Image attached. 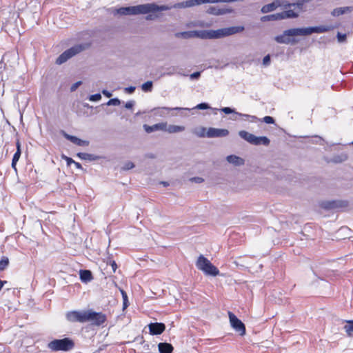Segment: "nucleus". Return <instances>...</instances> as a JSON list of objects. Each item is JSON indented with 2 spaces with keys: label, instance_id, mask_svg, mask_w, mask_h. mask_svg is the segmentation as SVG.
<instances>
[{
  "label": "nucleus",
  "instance_id": "f257e3e1",
  "mask_svg": "<svg viewBox=\"0 0 353 353\" xmlns=\"http://www.w3.org/2000/svg\"><path fill=\"white\" fill-rule=\"evenodd\" d=\"M336 26H319L307 28H296L284 30L282 34L274 37V41L281 44H294L296 42L294 39H290V37L296 36H308L313 33H323L329 32Z\"/></svg>",
  "mask_w": 353,
  "mask_h": 353
},
{
  "label": "nucleus",
  "instance_id": "f3484780",
  "mask_svg": "<svg viewBox=\"0 0 353 353\" xmlns=\"http://www.w3.org/2000/svg\"><path fill=\"white\" fill-rule=\"evenodd\" d=\"M80 279L83 283H88L93 279L92 272L89 270H81L79 271Z\"/></svg>",
  "mask_w": 353,
  "mask_h": 353
},
{
  "label": "nucleus",
  "instance_id": "603ef678",
  "mask_svg": "<svg viewBox=\"0 0 353 353\" xmlns=\"http://www.w3.org/2000/svg\"><path fill=\"white\" fill-rule=\"evenodd\" d=\"M191 181L197 183H200L203 181V179L201 177H193L191 179Z\"/></svg>",
  "mask_w": 353,
  "mask_h": 353
},
{
  "label": "nucleus",
  "instance_id": "de8ad7c7",
  "mask_svg": "<svg viewBox=\"0 0 353 353\" xmlns=\"http://www.w3.org/2000/svg\"><path fill=\"white\" fill-rule=\"evenodd\" d=\"M135 89L136 88L134 86H129L125 88L124 91L128 94H132L134 92Z\"/></svg>",
  "mask_w": 353,
  "mask_h": 353
},
{
  "label": "nucleus",
  "instance_id": "f704fd0d",
  "mask_svg": "<svg viewBox=\"0 0 353 353\" xmlns=\"http://www.w3.org/2000/svg\"><path fill=\"white\" fill-rule=\"evenodd\" d=\"M153 83L151 81H148L145 83H143L141 85V89L144 92H151L152 90Z\"/></svg>",
  "mask_w": 353,
  "mask_h": 353
},
{
  "label": "nucleus",
  "instance_id": "aec40b11",
  "mask_svg": "<svg viewBox=\"0 0 353 353\" xmlns=\"http://www.w3.org/2000/svg\"><path fill=\"white\" fill-rule=\"evenodd\" d=\"M281 17V20L285 19H294L299 17V13L292 10H288L279 12Z\"/></svg>",
  "mask_w": 353,
  "mask_h": 353
},
{
  "label": "nucleus",
  "instance_id": "4be33fe9",
  "mask_svg": "<svg viewBox=\"0 0 353 353\" xmlns=\"http://www.w3.org/2000/svg\"><path fill=\"white\" fill-rule=\"evenodd\" d=\"M77 157H79L80 159L83 160H88V161H96L100 159V157L92 154H88L85 152H79L77 154Z\"/></svg>",
  "mask_w": 353,
  "mask_h": 353
},
{
  "label": "nucleus",
  "instance_id": "58836bf2",
  "mask_svg": "<svg viewBox=\"0 0 353 353\" xmlns=\"http://www.w3.org/2000/svg\"><path fill=\"white\" fill-rule=\"evenodd\" d=\"M120 104L121 101L118 98L111 99L106 103L107 105H119Z\"/></svg>",
  "mask_w": 353,
  "mask_h": 353
},
{
  "label": "nucleus",
  "instance_id": "7c9ffc66",
  "mask_svg": "<svg viewBox=\"0 0 353 353\" xmlns=\"http://www.w3.org/2000/svg\"><path fill=\"white\" fill-rule=\"evenodd\" d=\"M21 154V151H19V150H17L16 152L14 153L12 160V168L17 171V163L18 162L20 157Z\"/></svg>",
  "mask_w": 353,
  "mask_h": 353
},
{
  "label": "nucleus",
  "instance_id": "37998d69",
  "mask_svg": "<svg viewBox=\"0 0 353 353\" xmlns=\"http://www.w3.org/2000/svg\"><path fill=\"white\" fill-rule=\"evenodd\" d=\"M133 168H134V163H132L131 161H128L123 165V170H129L130 169H132Z\"/></svg>",
  "mask_w": 353,
  "mask_h": 353
},
{
  "label": "nucleus",
  "instance_id": "b1692460",
  "mask_svg": "<svg viewBox=\"0 0 353 353\" xmlns=\"http://www.w3.org/2000/svg\"><path fill=\"white\" fill-rule=\"evenodd\" d=\"M277 8L275 0L273 1L272 3L264 5L261 9V12L262 13H268L274 11Z\"/></svg>",
  "mask_w": 353,
  "mask_h": 353
},
{
  "label": "nucleus",
  "instance_id": "49530a36",
  "mask_svg": "<svg viewBox=\"0 0 353 353\" xmlns=\"http://www.w3.org/2000/svg\"><path fill=\"white\" fill-rule=\"evenodd\" d=\"M81 84H82V82L81 81H79L74 83L70 87V91L71 92L75 91Z\"/></svg>",
  "mask_w": 353,
  "mask_h": 353
},
{
  "label": "nucleus",
  "instance_id": "c03bdc74",
  "mask_svg": "<svg viewBox=\"0 0 353 353\" xmlns=\"http://www.w3.org/2000/svg\"><path fill=\"white\" fill-rule=\"evenodd\" d=\"M157 12L147 13L148 15L145 17L146 20L150 21V20H154V19H156L158 17L156 14Z\"/></svg>",
  "mask_w": 353,
  "mask_h": 353
},
{
  "label": "nucleus",
  "instance_id": "4468645a",
  "mask_svg": "<svg viewBox=\"0 0 353 353\" xmlns=\"http://www.w3.org/2000/svg\"><path fill=\"white\" fill-rule=\"evenodd\" d=\"M150 333L152 335L161 334L165 330V325L163 323H151L148 325Z\"/></svg>",
  "mask_w": 353,
  "mask_h": 353
},
{
  "label": "nucleus",
  "instance_id": "1a4fd4ad",
  "mask_svg": "<svg viewBox=\"0 0 353 353\" xmlns=\"http://www.w3.org/2000/svg\"><path fill=\"white\" fill-rule=\"evenodd\" d=\"M66 319L71 323L79 322L85 323L86 310L70 311L65 314Z\"/></svg>",
  "mask_w": 353,
  "mask_h": 353
},
{
  "label": "nucleus",
  "instance_id": "a19ab883",
  "mask_svg": "<svg viewBox=\"0 0 353 353\" xmlns=\"http://www.w3.org/2000/svg\"><path fill=\"white\" fill-rule=\"evenodd\" d=\"M336 37H337V40L339 43H343L346 41L347 35H346V34H342L341 32H338Z\"/></svg>",
  "mask_w": 353,
  "mask_h": 353
},
{
  "label": "nucleus",
  "instance_id": "6e6d98bb",
  "mask_svg": "<svg viewBox=\"0 0 353 353\" xmlns=\"http://www.w3.org/2000/svg\"><path fill=\"white\" fill-rule=\"evenodd\" d=\"M74 164L75 167L77 168V169H82V165L81 163H78V162H76L74 161V163H73Z\"/></svg>",
  "mask_w": 353,
  "mask_h": 353
},
{
  "label": "nucleus",
  "instance_id": "052dcab7",
  "mask_svg": "<svg viewBox=\"0 0 353 353\" xmlns=\"http://www.w3.org/2000/svg\"><path fill=\"white\" fill-rule=\"evenodd\" d=\"M147 156H148V157L151 158V159L155 158V156L153 154H148Z\"/></svg>",
  "mask_w": 353,
  "mask_h": 353
},
{
  "label": "nucleus",
  "instance_id": "4d7b16f0",
  "mask_svg": "<svg viewBox=\"0 0 353 353\" xmlns=\"http://www.w3.org/2000/svg\"><path fill=\"white\" fill-rule=\"evenodd\" d=\"M6 68V63L1 60L0 61V70L5 69Z\"/></svg>",
  "mask_w": 353,
  "mask_h": 353
},
{
  "label": "nucleus",
  "instance_id": "680f3d73",
  "mask_svg": "<svg viewBox=\"0 0 353 353\" xmlns=\"http://www.w3.org/2000/svg\"><path fill=\"white\" fill-rule=\"evenodd\" d=\"M162 184L164 185V186H167L168 185V183L167 182H162Z\"/></svg>",
  "mask_w": 353,
  "mask_h": 353
},
{
  "label": "nucleus",
  "instance_id": "72a5a7b5",
  "mask_svg": "<svg viewBox=\"0 0 353 353\" xmlns=\"http://www.w3.org/2000/svg\"><path fill=\"white\" fill-rule=\"evenodd\" d=\"M121 294L123 298V310H125L129 305L127 293L123 290L120 289Z\"/></svg>",
  "mask_w": 353,
  "mask_h": 353
},
{
  "label": "nucleus",
  "instance_id": "423d86ee",
  "mask_svg": "<svg viewBox=\"0 0 353 353\" xmlns=\"http://www.w3.org/2000/svg\"><path fill=\"white\" fill-rule=\"evenodd\" d=\"M85 49V45L84 44L74 45L61 53L56 59L55 63L57 65H61L66 62L68 59L83 51Z\"/></svg>",
  "mask_w": 353,
  "mask_h": 353
},
{
  "label": "nucleus",
  "instance_id": "f8f14e48",
  "mask_svg": "<svg viewBox=\"0 0 353 353\" xmlns=\"http://www.w3.org/2000/svg\"><path fill=\"white\" fill-rule=\"evenodd\" d=\"M220 110L226 114L234 113L239 117H242L245 118V119H248L250 122H252V123L256 122L258 120V117H256V116L237 112L235 111L234 109H232L230 107L223 108Z\"/></svg>",
  "mask_w": 353,
  "mask_h": 353
},
{
  "label": "nucleus",
  "instance_id": "4c0bfd02",
  "mask_svg": "<svg viewBox=\"0 0 353 353\" xmlns=\"http://www.w3.org/2000/svg\"><path fill=\"white\" fill-rule=\"evenodd\" d=\"M257 121H261L265 122V123H268V124H273L275 122L274 119L270 116H265L261 120L258 118Z\"/></svg>",
  "mask_w": 353,
  "mask_h": 353
},
{
  "label": "nucleus",
  "instance_id": "393cba45",
  "mask_svg": "<svg viewBox=\"0 0 353 353\" xmlns=\"http://www.w3.org/2000/svg\"><path fill=\"white\" fill-rule=\"evenodd\" d=\"M281 17L279 13H275L268 15H265L261 17L262 22L270 21H280Z\"/></svg>",
  "mask_w": 353,
  "mask_h": 353
},
{
  "label": "nucleus",
  "instance_id": "9b49d317",
  "mask_svg": "<svg viewBox=\"0 0 353 353\" xmlns=\"http://www.w3.org/2000/svg\"><path fill=\"white\" fill-rule=\"evenodd\" d=\"M228 134V130L215 128H209L206 132V137L208 138L225 137Z\"/></svg>",
  "mask_w": 353,
  "mask_h": 353
},
{
  "label": "nucleus",
  "instance_id": "2f4dec72",
  "mask_svg": "<svg viewBox=\"0 0 353 353\" xmlns=\"http://www.w3.org/2000/svg\"><path fill=\"white\" fill-rule=\"evenodd\" d=\"M276 7H282L284 9H288L291 8V3H289L286 0H275Z\"/></svg>",
  "mask_w": 353,
  "mask_h": 353
},
{
  "label": "nucleus",
  "instance_id": "bb28decb",
  "mask_svg": "<svg viewBox=\"0 0 353 353\" xmlns=\"http://www.w3.org/2000/svg\"><path fill=\"white\" fill-rule=\"evenodd\" d=\"M175 36L176 37H181L183 39L194 38V30L181 32L176 33Z\"/></svg>",
  "mask_w": 353,
  "mask_h": 353
},
{
  "label": "nucleus",
  "instance_id": "6ab92c4d",
  "mask_svg": "<svg viewBox=\"0 0 353 353\" xmlns=\"http://www.w3.org/2000/svg\"><path fill=\"white\" fill-rule=\"evenodd\" d=\"M158 349L160 353H172L174 347L171 343L164 342L158 344Z\"/></svg>",
  "mask_w": 353,
  "mask_h": 353
},
{
  "label": "nucleus",
  "instance_id": "ddd939ff",
  "mask_svg": "<svg viewBox=\"0 0 353 353\" xmlns=\"http://www.w3.org/2000/svg\"><path fill=\"white\" fill-rule=\"evenodd\" d=\"M62 135L68 141H71L72 143L79 145V146H88L89 145V141L85 140H82L75 136H72L68 134L65 131H61Z\"/></svg>",
  "mask_w": 353,
  "mask_h": 353
},
{
  "label": "nucleus",
  "instance_id": "a211bd4d",
  "mask_svg": "<svg viewBox=\"0 0 353 353\" xmlns=\"http://www.w3.org/2000/svg\"><path fill=\"white\" fill-rule=\"evenodd\" d=\"M226 159L228 163H232L236 166L243 165L245 163L243 159L233 154L228 156Z\"/></svg>",
  "mask_w": 353,
  "mask_h": 353
},
{
  "label": "nucleus",
  "instance_id": "79ce46f5",
  "mask_svg": "<svg viewBox=\"0 0 353 353\" xmlns=\"http://www.w3.org/2000/svg\"><path fill=\"white\" fill-rule=\"evenodd\" d=\"M194 108L198 110H207L211 108L208 103H201L198 104Z\"/></svg>",
  "mask_w": 353,
  "mask_h": 353
},
{
  "label": "nucleus",
  "instance_id": "a18cd8bd",
  "mask_svg": "<svg viewBox=\"0 0 353 353\" xmlns=\"http://www.w3.org/2000/svg\"><path fill=\"white\" fill-rule=\"evenodd\" d=\"M270 61H271L270 56V54H268V55L265 56L263 59V65L265 66H268L270 65Z\"/></svg>",
  "mask_w": 353,
  "mask_h": 353
},
{
  "label": "nucleus",
  "instance_id": "864d4df0",
  "mask_svg": "<svg viewBox=\"0 0 353 353\" xmlns=\"http://www.w3.org/2000/svg\"><path fill=\"white\" fill-rule=\"evenodd\" d=\"M102 93L104 96H105L106 97H108V98L112 96V93L110 92L109 91H108L107 90H103Z\"/></svg>",
  "mask_w": 353,
  "mask_h": 353
},
{
  "label": "nucleus",
  "instance_id": "a878e982",
  "mask_svg": "<svg viewBox=\"0 0 353 353\" xmlns=\"http://www.w3.org/2000/svg\"><path fill=\"white\" fill-rule=\"evenodd\" d=\"M192 133L197 136L198 137H206V128L205 127H199L192 129Z\"/></svg>",
  "mask_w": 353,
  "mask_h": 353
},
{
  "label": "nucleus",
  "instance_id": "c756f323",
  "mask_svg": "<svg viewBox=\"0 0 353 353\" xmlns=\"http://www.w3.org/2000/svg\"><path fill=\"white\" fill-rule=\"evenodd\" d=\"M209 14L214 15H220L225 13V11L223 9H219L214 6H211L208 9L207 11Z\"/></svg>",
  "mask_w": 353,
  "mask_h": 353
},
{
  "label": "nucleus",
  "instance_id": "8fccbe9b",
  "mask_svg": "<svg viewBox=\"0 0 353 353\" xmlns=\"http://www.w3.org/2000/svg\"><path fill=\"white\" fill-rule=\"evenodd\" d=\"M63 158L66 161L67 165L68 166L74 163V161L70 157L63 156Z\"/></svg>",
  "mask_w": 353,
  "mask_h": 353
},
{
  "label": "nucleus",
  "instance_id": "5fc2aeb1",
  "mask_svg": "<svg viewBox=\"0 0 353 353\" xmlns=\"http://www.w3.org/2000/svg\"><path fill=\"white\" fill-rule=\"evenodd\" d=\"M110 265L112 266L113 272H115V271H116V270L117 268V263H115V261H113L110 262Z\"/></svg>",
  "mask_w": 353,
  "mask_h": 353
},
{
  "label": "nucleus",
  "instance_id": "5701e85b",
  "mask_svg": "<svg viewBox=\"0 0 353 353\" xmlns=\"http://www.w3.org/2000/svg\"><path fill=\"white\" fill-rule=\"evenodd\" d=\"M310 0H297L296 3H291V7H295L294 10H296V12L299 13L301 12L305 11L304 4L305 3L308 2Z\"/></svg>",
  "mask_w": 353,
  "mask_h": 353
},
{
  "label": "nucleus",
  "instance_id": "bf43d9fd",
  "mask_svg": "<svg viewBox=\"0 0 353 353\" xmlns=\"http://www.w3.org/2000/svg\"><path fill=\"white\" fill-rule=\"evenodd\" d=\"M7 281H1L0 280V290L2 289L4 283H6Z\"/></svg>",
  "mask_w": 353,
  "mask_h": 353
},
{
  "label": "nucleus",
  "instance_id": "c85d7f7f",
  "mask_svg": "<svg viewBox=\"0 0 353 353\" xmlns=\"http://www.w3.org/2000/svg\"><path fill=\"white\" fill-rule=\"evenodd\" d=\"M175 74H179L180 75L186 76L185 74H182L179 72H177V68L176 67H170L166 69V72H165L163 75V76H172Z\"/></svg>",
  "mask_w": 353,
  "mask_h": 353
},
{
  "label": "nucleus",
  "instance_id": "2eb2a0df",
  "mask_svg": "<svg viewBox=\"0 0 353 353\" xmlns=\"http://www.w3.org/2000/svg\"><path fill=\"white\" fill-rule=\"evenodd\" d=\"M143 128L147 133H151L157 130L165 131L166 128V122L156 123L153 125H148L147 124H144Z\"/></svg>",
  "mask_w": 353,
  "mask_h": 353
},
{
  "label": "nucleus",
  "instance_id": "c9c22d12",
  "mask_svg": "<svg viewBox=\"0 0 353 353\" xmlns=\"http://www.w3.org/2000/svg\"><path fill=\"white\" fill-rule=\"evenodd\" d=\"M9 265V259L6 256H3L0 260V271L4 270Z\"/></svg>",
  "mask_w": 353,
  "mask_h": 353
},
{
  "label": "nucleus",
  "instance_id": "e433bc0d",
  "mask_svg": "<svg viewBox=\"0 0 353 353\" xmlns=\"http://www.w3.org/2000/svg\"><path fill=\"white\" fill-rule=\"evenodd\" d=\"M159 110H166L168 112L171 111V110H188V111L190 110V109L188 108H179V107H176V108L163 107V108H159Z\"/></svg>",
  "mask_w": 353,
  "mask_h": 353
},
{
  "label": "nucleus",
  "instance_id": "0eeeda50",
  "mask_svg": "<svg viewBox=\"0 0 353 353\" xmlns=\"http://www.w3.org/2000/svg\"><path fill=\"white\" fill-rule=\"evenodd\" d=\"M106 321L105 314L97 312L92 310H86L85 322H90L92 325L99 326Z\"/></svg>",
  "mask_w": 353,
  "mask_h": 353
},
{
  "label": "nucleus",
  "instance_id": "cd10ccee",
  "mask_svg": "<svg viewBox=\"0 0 353 353\" xmlns=\"http://www.w3.org/2000/svg\"><path fill=\"white\" fill-rule=\"evenodd\" d=\"M347 325L343 327L344 330L347 333V336H353V320L347 321Z\"/></svg>",
  "mask_w": 353,
  "mask_h": 353
},
{
  "label": "nucleus",
  "instance_id": "dca6fc26",
  "mask_svg": "<svg viewBox=\"0 0 353 353\" xmlns=\"http://www.w3.org/2000/svg\"><path fill=\"white\" fill-rule=\"evenodd\" d=\"M353 11L352 6H345L334 8L331 14L333 17H339L347 12H352Z\"/></svg>",
  "mask_w": 353,
  "mask_h": 353
},
{
  "label": "nucleus",
  "instance_id": "6e6552de",
  "mask_svg": "<svg viewBox=\"0 0 353 353\" xmlns=\"http://www.w3.org/2000/svg\"><path fill=\"white\" fill-rule=\"evenodd\" d=\"M348 202L343 200L323 201L320 203V207L326 210L346 208Z\"/></svg>",
  "mask_w": 353,
  "mask_h": 353
},
{
  "label": "nucleus",
  "instance_id": "3c124183",
  "mask_svg": "<svg viewBox=\"0 0 353 353\" xmlns=\"http://www.w3.org/2000/svg\"><path fill=\"white\" fill-rule=\"evenodd\" d=\"M134 105V101H129L125 104V108L127 109H132Z\"/></svg>",
  "mask_w": 353,
  "mask_h": 353
},
{
  "label": "nucleus",
  "instance_id": "09e8293b",
  "mask_svg": "<svg viewBox=\"0 0 353 353\" xmlns=\"http://www.w3.org/2000/svg\"><path fill=\"white\" fill-rule=\"evenodd\" d=\"M201 76V72H194L190 75L191 79H198Z\"/></svg>",
  "mask_w": 353,
  "mask_h": 353
},
{
  "label": "nucleus",
  "instance_id": "13d9d810",
  "mask_svg": "<svg viewBox=\"0 0 353 353\" xmlns=\"http://www.w3.org/2000/svg\"><path fill=\"white\" fill-rule=\"evenodd\" d=\"M17 150H19V151H21V143L18 140L16 143Z\"/></svg>",
  "mask_w": 353,
  "mask_h": 353
},
{
  "label": "nucleus",
  "instance_id": "412c9836",
  "mask_svg": "<svg viewBox=\"0 0 353 353\" xmlns=\"http://www.w3.org/2000/svg\"><path fill=\"white\" fill-rule=\"evenodd\" d=\"M185 130V127L183 125H168L166 123V128L165 132H168L170 134L178 133Z\"/></svg>",
  "mask_w": 353,
  "mask_h": 353
},
{
  "label": "nucleus",
  "instance_id": "e2e57ef3",
  "mask_svg": "<svg viewBox=\"0 0 353 353\" xmlns=\"http://www.w3.org/2000/svg\"><path fill=\"white\" fill-rule=\"evenodd\" d=\"M352 143H353V142H352Z\"/></svg>",
  "mask_w": 353,
  "mask_h": 353
},
{
  "label": "nucleus",
  "instance_id": "473e14b6",
  "mask_svg": "<svg viewBox=\"0 0 353 353\" xmlns=\"http://www.w3.org/2000/svg\"><path fill=\"white\" fill-rule=\"evenodd\" d=\"M347 159V155L345 153H342L339 155H336L333 157L332 161L334 163H342Z\"/></svg>",
  "mask_w": 353,
  "mask_h": 353
},
{
  "label": "nucleus",
  "instance_id": "20e7f679",
  "mask_svg": "<svg viewBox=\"0 0 353 353\" xmlns=\"http://www.w3.org/2000/svg\"><path fill=\"white\" fill-rule=\"evenodd\" d=\"M74 347V341L68 337L61 339H54L48 344V348L53 352H68Z\"/></svg>",
  "mask_w": 353,
  "mask_h": 353
},
{
  "label": "nucleus",
  "instance_id": "7ed1b4c3",
  "mask_svg": "<svg viewBox=\"0 0 353 353\" xmlns=\"http://www.w3.org/2000/svg\"><path fill=\"white\" fill-rule=\"evenodd\" d=\"M196 266L206 275L216 276L219 274L218 268L202 254L199 256Z\"/></svg>",
  "mask_w": 353,
  "mask_h": 353
},
{
  "label": "nucleus",
  "instance_id": "f03ea898",
  "mask_svg": "<svg viewBox=\"0 0 353 353\" xmlns=\"http://www.w3.org/2000/svg\"><path fill=\"white\" fill-rule=\"evenodd\" d=\"M243 26H231L223 28L216 30H194V37L202 39H220L237 33H240L244 30Z\"/></svg>",
  "mask_w": 353,
  "mask_h": 353
},
{
  "label": "nucleus",
  "instance_id": "39448f33",
  "mask_svg": "<svg viewBox=\"0 0 353 353\" xmlns=\"http://www.w3.org/2000/svg\"><path fill=\"white\" fill-rule=\"evenodd\" d=\"M239 135L241 138L254 145H263L268 146L270 143V140L267 137H256L245 130L239 131Z\"/></svg>",
  "mask_w": 353,
  "mask_h": 353
},
{
  "label": "nucleus",
  "instance_id": "ea45409f",
  "mask_svg": "<svg viewBox=\"0 0 353 353\" xmlns=\"http://www.w3.org/2000/svg\"><path fill=\"white\" fill-rule=\"evenodd\" d=\"M101 99V95L100 93L92 94L89 97V100L90 101H98Z\"/></svg>",
  "mask_w": 353,
  "mask_h": 353
},
{
  "label": "nucleus",
  "instance_id": "9d476101",
  "mask_svg": "<svg viewBox=\"0 0 353 353\" xmlns=\"http://www.w3.org/2000/svg\"><path fill=\"white\" fill-rule=\"evenodd\" d=\"M228 316L230 319V325L236 332H239L241 336H243L245 334V326L244 323L239 319L236 315L232 312H229Z\"/></svg>",
  "mask_w": 353,
  "mask_h": 353
}]
</instances>
